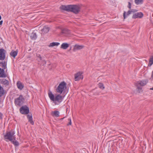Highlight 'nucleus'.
<instances>
[{
  "mask_svg": "<svg viewBox=\"0 0 153 153\" xmlns=\"http://www.w3.org/2000/svg\"><path fill=\"white\" fill-rule=\"evenodd\" d=\"M48 94L51 100L56 105L59 104L62 101L63 99V97L60 95L56 94L54 96L52 92L50 90L49 91Z\"/></svg>",
  "mask_w": 153,
  "mask_h": 153,
  "instance_id": "obj_1",
  "label": "nucleus"
},
{
  "mask_svg": "<svg viewBox=\"0 0 153 153\" xmlns=\"http://www.w3.org/2000/svg\"><path fill=\"white\" fill-rule=\"evenodd\" d=\"M61 8L64 10L72 12L76 14L78 13L80 9V6L77 5H62Z\"/></svg>",
  "mask_w": 153,
  "mask_h": 153,
  "instance_id": "obj_2",
  "label": "nucleus"
},
{
  "mask_svg": "<svg viewBox=\"0 0 153 153\" xmlns=\"http://www.w3.org/2000/svg\"><path fill=\"white\" fill-rule=\"evenodd\" d=\"M15 132L13 130L10 131H7L6 134L4 136V140L6 141H8L9 140L10 141L13 140H15L16 137L14 135Z\"/></svg>",
  "mask_w": 153,
  "mask_h": 153,
  "instance_id": "obj_3",
  "label": "nucleus"
},
{
  "mask_svg": "<svg viewBox=\"0 0 153 153\" xmlns=\"http://www.w3.org/2000/svg\"><path fill=\"white\" fill-rule=\"evenodd\" d=\"M66 88V83L64 82H63L59 84L56 90L57 92L61 94Z\"/></svg>",
  "mask_w": 153,
  "mask_h": 153,
  "instance_id": "obj_4",
  "label": "nucleus"
},
{
  "mask_svg": "<svg viewBox=\"0 0 153 153\" xmlns=\"http://www.w3.org/2000/svg\"><path fill=\"white\" fill-rule=\"evenodd\" d=\"M25 99L22 95H20L17 98L15 99V103L17 105H21L23 104Z\"/></svg>",
  "mask_w": 153,
  "mask_h": 153,
  "instance_id": "obj_5",
  "label": "nucleus"
},
{
  "mask_svg": "<svg viewBox=\"0 0 153 153\" xmlns=\"http://www.w3.org/2000/svg\"><path fill=\"white\" fill-rule=\"evenodd\" d=\"M19 110L20 112L22 114H26L29 112V108L27 106H22Z\"/></svg>",
  "mask_w": 153,
  "mask_h": 153,
  "instance_id": "obj_6",
  "label": "nucleus"
},
{
  "mask_svg": "<svg viewBox=\"0 0 153 153\" xmlns=\"http://www.w3.org/2000/svg\"><path fill=\"white\" fill-rule=\"evenodd\" d=\"M137 11V10L133 9L129 10L128 11V12L127 13H126L125 11H124L123 14L124 19H126L129 15L131 13H136V12Z\"/></svg>",
  "mask_w": 153,
  "mask_h": 153,
  "instance_id": "obj_7",
  "label": "nucleus"
},
{
  "mask_svg": "<svg viewBox=\"0 0 153 153\" xmlns=\"http://www.w3.org/2000/svg\"><path fill=\"white\" fill-rule=\"evenodd\" d=\"M143 16V14L141 12L136 13L133 14L132 16L133 19L141 18Z\"/></svg>",
  "mask_w": 153,
  "mask_h": 153,
  "instance_id": "obj_8",
  "label": "nucleus"
},
{
  "mask_svg": "<svg viewBox=\"0 0 153 153\" xmlns=\"http://www.w3.org/2000/svg\"><path fill=\"white\" fill-rule=\"evenodd\" d=\"M82 73L80 72H78L74 75V79L76 81H78L80 79H82L83 77L82 75Z\"/></svg>",
  "mask_w": 153,
  "mask_h": 153,
  "instance_id": "obj_9",
  "label": "nucleus"
},
{
  "mask_svg": "<svg viewBox=\"0 0 153 153\" xmlns=\"http://www.w3.org/2000/svg\"><path fill=\"white\" fill-rule=\"evenodd\" d=\"M5 58L4 50L3 49H0V60H4Z\"/></svg>",
  "mask_w": 153,
  "mask_h": 153,
  "instance_id": "obj_10",
  "label": "nucleus"
},
{
  "mask_svg": "<svg viewBox=\"0 0 153 153\" xmlns=\"http://www.w3.org/2000/svg\"><path fill=\"white\" fill-rule=\"evenodd\" d=\"M84 48V46L82 45H75L73 49L74 51H75L77 50H81Z\"/></svg>",
  "mask_w": 153,
  "mask_h": 153,
  "instance_id": "obj_11",
  "label": "nucleus"
},
{
  "mask_svg": "<svg viewBox=\"0 0 153 153\" xmlns=\"http://www.w3.org/2000/svg\"><path fill=\"white\" fill-rule=\"evenodd\" d=\"M0 83L4 85L5 86L8 85L9 81L5 79H3L0 80Z\"/></svg>",
  "mask_w": 153,
  "mask_h": 153,
  "instance_id": "obj_12",
  "label": "nucleus"
},
{
  "mask_svg": "<svg viewBox=\"0 0 153 153\" xmlns=\"http://www.w3.org/2000/svg\"><path fill=\"white\" fill-rule=\"evenodd\" d=\"M148 82L147 80H143L137 82L136 83L141 86H143L146 85Z\"/></svg>",
  "mask_w": 153,
  "mask_h": 153,
  "instance_id": "obj_13",
  "label": "nucleus"
},
{
  "mask_svg": "<svg viewBox=\"0 0 153 153\" xmlns=\"http://www.w3.org/2000/svg\"><path fill=\"white\" fill-rule=\"evenodd\" d=\"M50 30L49 27L47 26H44L41 30L42 33L43 34L46 33L48 32Z\"/></svg>",
  "mask_w": 153,
  "mask_h": 153,
  "instance_id": "obj_14",
  "label": "nucleus"
},
{
  "mask_svg": "<svg viewBox=\"0 0 153 153\" xmlns=\"http://www.w3.org/2000/svg\"><path fill=\"white\" fill-rule=\"evenodd\" d=\"M27 117L28 120L29 122L32 125H33L34 124V123L33 120L32 114H28L27 116Z\"/></svg>",
  "mask_w": 153,
  "mask_h": 153,
  "instance_id": "obj_15",
  "label": "nucleus"
},
{
  "mask_svg": "<svg viewBox=\"0 0 153 153\" xmlns=\"http://www.w3.org/2000/svg\"><path fill=\"white\" fill-rule=\"evenodd\" d=\"M51 115L53 117H58L59 116V112L57 111H55L51 112Z\"/></svg>",
  "mask_w": 153,
  "mask_h": 153,
  "instance_id": "obj_16",
  "label": "nucleus"
},
{
  "mask_svg": "<svg viewBox=\"0 0 153 153\" xmlns=\"http://www.w3.org/2000/svg\"><path fill=\"white\" fill-rule=\"evenodd\" d=\"M18 88L20 90H22L24 88V86L19 81H18L16 83Z\"/></svg>",
  "mask_w": 153,
  "mask_h": 153,
  "instance_id": "obj_17",
  "label": "nucleus"
},
{
  "mask_svg": "<svg viewBox=\"0 0 153 153\" xmlns=\"http://www.w3.org/2000/svg\"><path fill=\"white\" fill-rule=\"evenodd\" d=\"M69 46V44L66 43H63L61 45L60 48L63 49H67Z\"/></svg>",
  "mask_w": 153,
  "mask_h": 153,
  "instance_id": "obj_18",
  "label": "nucleus"
},
{
  "mask_svg": "<svg viewBox=\"0 0 153 153\" xmlns=\"http://www.w3.org/2000/svg\"><path fill=\"white\" fill-rule=\"evenodd\" d=\"M6 77V75L4 73V69L0 68V77Z\"/></svg>",
  "mask_w": 153,
  "mask_h": 153,
  "instance_id": "obj_19",
  "label": "nucleus"
},
{
  "mask_svg": "<svg viewBox=\"0 0 153 153\" xmlns=\"http://www.w3.org/2000/svg\"><path fill=\"white\" fill-rule=\"evenodd\" d=\"M31 39L33 40H35L37 38V36L36 33L33 32L30 36Z\"/></svg>",
  "mask_w": 153,
  "mask_h": 153,
  "instance_id": "obj_20",
  "label": "nucleus"
},
{
  "mask_svg": "<svg viewBox=\"0 0 153 153\" xmlns=\"http://www.w3.org/2000/svg\"><path fill=\"white\" fill-rule=\"evenodd\" d=\"M17 53L18 52L17 51H12L10 52V54L11 56H12L15 58L16 56L17 55Z\"/></svg>",
  "mask_w": 153,
  "mask_h": 153,
  "instance_id": "obj_21",
  "label": "nucleus"
},
{
  "mask_svg": "<svg viewBox=\"0 0 153 153\" xmlns=\"http://www.w3.org/2000/svg\"><path fill=\"white\" fill-rule=\"evenodd\" d=\"M153 64V56H151L149 59L148 66H151Z\"/></svg>",
  "mask_w": 153,
  "mask_h": 153,
  "instance_id": "obj_22",
  "label": "nucleus"
},
{
  "mask_svg": "<svg viewBox=\"0 0 153 153\" xmlns=\"http://www.w3.org/2000/svg\"><path fill=\"white\" fill-rule=\"evenodd\" d=\"M59 44L60 43L59 42H53L50 43L48 46L49 47H53L55 46H58Z\"/></svg>",
  "mask_w": 153,
  "mask_h": 153,
  "instance_id": "obj_23",
  "label": "nucleus"
},
{
  "mask_svg": "<svg viewBox=\"0 0 153 153\" xmlns=\"http://www.w3.org/2000/svg\"><path fill=\"white\" fill-rule=\"evenodd\" d=\"M143 0H134V2L136 4L138 5L143 3Z\"/></svg>",
  "mask_w": 153,
  "mask_h": 153,
  "instance_id": "obj_24",
  "label": "nucleus"
},
{
  "mask_svg": "<svg viewBox=\"0 0 153 153\" xmlns=\"http://www.w3.org/2000/svg\"><path fill=\"white\" fill-rule=\"evenodd\" d=\"M136 86L137 87V91L139 93H140L142 91V88L140 86L138 85V84L136 83Z\"/></svg>",
  "mask_w": 153,
  "mask_h": 153,
  "instance_id": "obj_25",
  "label": "nucleus"
},
{
  "mask_svg": "<svg viewBox=\"0 0 153 153\" xmlns=\"http://www.w3.org/2000/svg\"><path fill=\"white\" fill-rule=\"evenodd\" d=\"M98 86L100 89L102 90H104L105 88L104 84L102 83H99L98 84Z\"/></svg>",
  "mask_w": 153,
  "mask_h": 153,
  "instance_id": "obj_26",
  "label": "nucleus"
},
{
  "mask_svg": "<svg viewBox=\"0 0 153 153\" xmlns=\"http://www.w3.org/2000/svg\"><path fill=\"white\" fill-rule=\"evenodd\" d=\"M4 93V91L3 88L0 85V97L2 96Z\"/></svg>",
  "mask_w": 153,
  "mask_h": 153,
  "instance_id": "obj_27",
  "label": "nucleus"
},
{
  "mask_svg": "<svg viewBox=\"0 0 153 153\" xmlns=\"http://www.w3.org/2000/svg\"><path fill=\"white\" fill-rule=\"evenodd\" d=\"M11 142L16 146H18L19 145V143L16 140H12Z\"/></svg>",
  "mask_w": 153,
  "mask_h": 153,
  "instance_id": "obj_28",
  "label": "nucleus"
},
{
  "mask_svg": "<svg viewBox=\"0 0 153 153\" xmlns=\"http://www.w3.org/2000/svg\"><path fill=\"white\" fill-rule=\"evenodd\" d=\"M2 64V68L4 69H5L6 68V64L5 62H2L1 63Z\"/></svg>",
  "mask_w": 153,
  "mask_h": 153,
  "instance_id": "obj_29",
  "label": "nucleus"
},
{
  "mask_svg": "<svg viewBox=\"0 0 153 153\" xmlns=\"http://www.w3.org/2000/svg\"><path fill=\"white\" fill-rule=\"evenodd\" d=\"M69 121V123L67 124V126L71 125L72 124L71 120V118H69L68 119Z\"/></svg>",
  "mask_w": 153,
  "mask_h": 153,
  "instance_id": "obj_30",
  "label": "nucleus"
},
{
  "mask_svg": "<svg viewBox=\"0 0 153 153\" xmlns=\"http://www.w3.org/2000/svg\"><path fill=\"white\" fill-rule=\"evenodd\" d=\"M62 33H68V31L66 29H64L62 30Z\"/></svg>",
  "mask_w": 153,
  "mask_h": 153,
  "instance_id": "obj_31",
  "label": "nucleus"
},
{
  "mask_svg": "<svg viewBox=\"0 0 153 153\" xmlns=\"http://www.w3.org/2000/svg\"><path fill=\"white\" fill-rule=\"evenodd\" d=\"M36 56L38 58V59H39V60H42V58L41 56L39 54H36Z\"/></svg>",
  "mask_w": 153,
  "mask_h": 153,
  "instance_id": "obj_32",
  "label": "nucleus"
},
{
  "mask_svg": "<svg viewBox=\"0 0 153 153\" xmlns=\"http://www.w3.org/2000/svg\"><path fill=\"white\" fill-rule=\"evenodd\" d=\"M128 7L130 9L131 8V4L130 2H128Z\"/></svg>",
  "mask_w": 153,
  "mask_h": 153,
  "instance_id": "obj_33",
  "label": "nucleus"
},
{
  "mask_svg": "<svg viewBox=\"0 0 153 153\" xmlns=\"http://www.w3.org/2000/svg\"><path fill=\"white\" fill-rule=\"evenodd\" d=\"M2 116L3 114L0 112V118L1 119H2Z\"/></svg>",
  "mask_w": 153,
  "mask_h": 153,
  "instance_id": "obj_34",
  "label": "nucleus"
},
{
  "mask_svg": "<svg viewBox=\"0 0 153 153\" xmlns=\"http://www.w3.org/2000/svg\"><path fill=\"white\" fill-rule=\"evenodd\" d=\"M42 62H43V63L45 64H46V61L44 60H42Z\"/></svg>",
  "mask_w": 153,
  "mask_h": 153,
  "instance_id": "obj_35",
  "label": "nucleus"
},
{
  "mask_svg": "<svg viewBox=\"0 0 153 153\" xmlns=\"http://www.w3.org/2000/svg\"><path fill=\"white\" fill-rule=\"evenodd\" d=\"M2 22H3L2 21H0V25H2Z\"/></svg>",
  "mask_w": 153,
  "mask_h": 153,
  "instance_id": "obj_36",
  "label": "nucleus"
},
{
  "mask_svg": "<svg viewBox=\"0 0 153 153\" xmlns=\"http://www.w3.org/2000/svg\"><path fill=\"white\" fill-rule=\"evenodd\" d=\"M150 90H153V87L152 88H150Z\"/></svg>",
  "mask_w": 153,
  "mask_h": 153,
  "instance_id": "obj_37",
  "label": "nucleus"
},
{
  "mask_svg": "<svg viewBox=\"0 0 153 153\" xmlns=\"http://www.w3.org/2000/svg\"><path fill=\"white\" fill-rule=\"evenodd\" d=\"M1 16H0V20H1Z\"/></svg>",
  "mask_w": 153,
  "mask_h": 153,
  "instance_id": "obj_38",
  "label": "nucleus"
},
{
  "mask_svg": "<svg viewBox=\"0 0 153 153\" xmlns=\"http://www.w3.org/2000/svg\"><path fill=\"white\" fill-rule=\"evenodd\" d=\"M64 117H63V118H62L61 119V120H63V119H64Z\"/></svg>",
  "mask_w": 153,
  "mask_h": 153,
  "instance_id": "obj_39",
  "label": "nucleus"
}]
</instances>
